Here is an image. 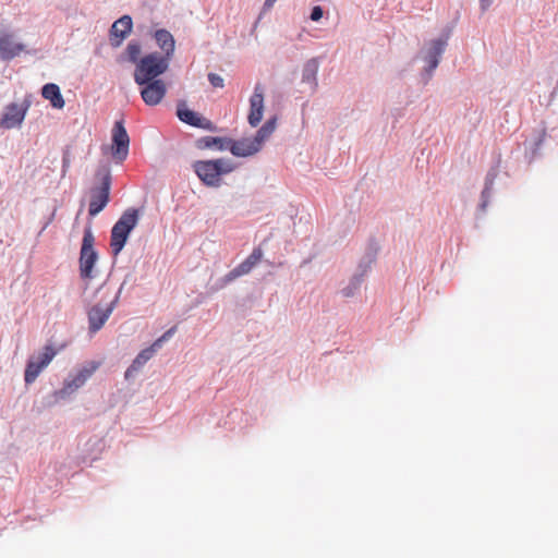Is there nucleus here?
<instances>
[{"mask_svg":"<svg viewBox=\"0 0 558 558\" xmlns=\"http://www.w3.org/2000/svg\"><path fill=\"white\" fill-rule=\"evenodd\" d=\"M277 0H266L264 3L265 9H270Z\"/></svg>","mask_w":558,"mask_h":558,"instance_id":"35","label":"nucleus"},{"mask_svg":"<svg viewBox=\"0 0 558 558\" xmlns=\"http://www.w3.org/2000/svg\"><path fill=\"white\" fill-rule=\"evenodd\" d=\"M56 354L57 350L52 345L47 344L41 353L31 356L24 373L25 383H34L39 374L50 364Z\"/></svg>","mask_w":558,"mask_h":558,"instance_id":"7","label":"nucleus"},{"mask_svg":"<svg viewBox=\"0 0 558 558\" xmlns=\"http://www.w3.org/2000/svg\"><path fill=\"white\" fill-rule=\"evenodd\" d=\"M157 351L153 345L142 350L133 360L132 365L135 366L138 371L154 356Z\"/></svg>","mask_w":558,"mask_h":558,"instance_id":"23","label":"nucleus"},{"mask_svg":"<svg viewBox=\"0 0 558 558\" xmlns=\"http://www.w3.org/2000/svg\"><path fill=\"white\" fill-rule=\"evenodd\" d=\"M70 163H71V155H70V151L66 149L63 151V156H62V174L64 175L68 168L70 167Z\"/></svg>","mask_w":558,"mask_h":558,"instance_id":"29","label":"nucleus"},{"mask_svg":"<svg viewBox=\"0 0 558 558\" xmlns=\"http://www.w3.org/2000/svg\"><path fill=\"white\" fill-rule=\"evenodd\" d=\"M78 388H74V384L71 383L70 378L66 377L63 383V387L53 392L52 397L54 402L66 400L73 395Z\"/></svg>","mask_w":558,"mask_h":558,"instance_id":"21","label":"nucleus"},{"mask_svg":"<svg viewBox=\"0 0 558 558\" xmlns=\"http://www.w3.org/2000/svg\"><path fill=\"white\" fill-rule=\"evenodd\" d=\"M492 184H493V180H490L489 182L486 183L485 190L482 193L483 197H485L486 194H488Z\"/></svg>","mask_w":558,"mask_h":558,"instance_id":"34","label":"nucleus"},{"mask_svg":"<svg viewBox=\"0 0 558 558\" xmlns=\"http://www.w3.org/2000/svg\"><path fill=\"white\" fill-rule=\"evenodd\" d=\"M242 275H244V262H241L240 264H238V266L234 269H232L223 278H221V282H222L221 287L230 283L235 278H239Z\"/></svg>","mask_w":558,"mask_h":558,"instance_id":"26","label":"nucleus"},{"mask_svg":"<svg viewBox=\"0 0 558 558\" xmlns=\"http://www.w3.org/2000/svg\"><path fill=\"white\" fill-rule=\"evenodd\" d=\"M277 128V117H271L265 124L256 132V135L246 143V156L258 153L264 146L265 142L270 137Z\"/></svg>","mask_w":558,"mask_h":558,"instance_id":"11","label":"nucleus"},{"mask_svg":"<svg viewBox=\"0 0 558 558\" xmlns=\"http://www.w3.org/2000/svg\"><path fill=\"white\" fill-rule=\"evenodd\" d=\"M208 81L214 87H223V78L219 74L210 72Z\"/></svg>","mask_w":558,"mask_h":558,"instance_id":"28","label":"nucleus"},{"mask_svg":"<svg viewBox=\"0 0 558 558\" xmlns=\"http://www.w3.org/2000/svg\"><path fill=\"white\" fill-rule=\"evenodd\" d=\"M425 61L427 62V70L429 72L434 71L437 66H433V54H429L428 52L425 56Z\"/></svg>","mask_w":558,"mask_h":558,"instance_id":"32","label":"nucleus"},{"mask_svg":"<svg viewBox=\"0 0 558 558\" xmlns=\"http://www.w3.org/2000/svg\"><path fill=\"white\" fill-rule=\"evenodd\" d=\"M483 10H486L493 2V0H480Z\"/></svg>","mask_w":558,"mask_h":558,"instance_id":"33","label":"nucleus"},{"mask_svg":"<svg viewBox=\"0 0 558 558\" xmlns=\"http://www.w3.org/2000/svg\"><path fill=\"white\" fill-rule=\"evenodd\" d=\"M250 106L251 110L248 114V122L252 126H256L262 121L264 111V93L259 85L255 87V90L250 98Z\"/></svg>","mask_w":558,"mask_h":558,"instance_id":"15","label":"nucleus"},{"mask_svg":"<svg viewBox=\"0 0 558 558\" xmlns=\"http://www.w3.org/2000/svg\"><path fill=\"white\" fill-rule=\"evenodd\" d=\"M170 65V59L159 52H150L141 58L134 70V82L143 85L166 73Z\"/></svg>","mask_w":558,"mask_h":558,"instance_id":"4","label":"nucleus"},{"mask_svg":"<svg viewBox=\"0 0 558 558\" xmlns=\"http://www.w3.org/2000/svg\"><path fill=\"white\" fill-rule=\"evenodd\" d=\"M131 277L132 276L130 274H128L125 276L116 296L106 307H104L100 304H95L94 306H92L89 308L88 323H89V330L92 332H96V331L100 330L102 328V326L106 324V322L108 320V318L110 317L111 313L113 312V310L116 308V306L119 302L121 292H122L125 283L131 279Z\"/></svg>","mask_w":558,"mask_h":558,"instance_id":"6","label":"nucleus"},{"mask_svg":"<svg viewBox=\"0 0 558 558\" xmlns=\"http://www.w3.org/2000/svg\"><path fill=\"white\" fill-rule=\"evenodd\" d=\"M228 144V137L220 136H203L196 140L195 142V146L198 149H214L217 151L227 150Z\"/></svg>","mask_w":558,"mask_h":558,"instance_id":"18","label":"nucleus"},{"mask_svg":"<svg viewBox=\"0 0 558 558\" xmlns=\"http://www.w3.org/2000/svg\"><path fill=\"white\" fill-rule=\"evenodd\" d=\"M95 236L90 226L85 227L80 251V276L82 279H94L96 263L99 258L97 250L94 247Z\"/></svg>","mask_w":558,"mask_h":558,"instance_id":"5","label":"nucleus"},{"mask_svg":"<svg viewBox=\"0 0 558 558\" xmlns=\"http://www.w3.org/2000/svg\"><path fill=\"white\" fill-rule=\"evenodd\" d=\"M193 170L198 179L210 187L221 185V178L235 169V163L229 158H218L211 160H196Z\"/></svg>","mask_w":558,"mask_h":558,"instance_id":"3","label":"nucleus"},{"mask_svg":"<svg viewBox=\"0 0 558 558\" xmlns=\"http://www.w3.org/2000/svg\"><path fill=\"white\" fill-rule=\"evenodd\" d=\"M133 20L130 15H122L113 22L110 28V44L113 48L121 46L123 40L131 34Z\"/></svg>","mask_w":558,"mask_h":558,"instance_id":"13","label":"nucleus"},{"mask_svg":"<svg viewBox=\"0 0 558 558\" xmlns=\"http://www.w3.org/2000/svg\"><path fill=\"white\" fill-rule=\"evenodd\" d=\"M141 216V209L129 207L121 214L119 219L112 226L110 232V247L114 257H117L124 248L130 234L138 225Z\"/></svg>","mask_w":558,"mask_h":558,"instance_id":"2","label":"nucleus"},{"mask_svg":"<svg viewBox=\"0 0 558 558\" xmlns=\"http://www.w3.org/2000/svg\"><path fill=\"white\" fill-rule=\"evenodd\" d=\"M323 16V9L318 5L314 7L311 13V20L312 21H319Z\"/></svg>","mask_w":558,"mask_h":558,"instance_id":"30","label":"nucleus"},{"mask_svg":"<svg viewBox=\"0 0 558 558\" xmlns=\"http://www.w3.org/2000/svg\"><path fill=\"white\" fill-rule=\"evenodd\" d=\"M177 328L175 327H171L170 329H168L166 332H163L158 339H156L154 342H153V347L156 351H158L159 349H161V347L163 345L165 342H167L168 340H170L174 332H175Z\"/></svg>","mask_w":558,"mask_h":558,"instance_id":"27","label":"nucleus"},{"mask_svg":"<svg viewBox=\"0 0 558 558\" xmlns=\"http://www.w3.org/2000/svg\"><path fill=\"white\" fill-rule=\"evenodd\" d=\"M228 142L227 150H230L233 156L244 157V138L233 141L228 137Z\"/></svg>","mask_w":558,"mask_h":558,"instance_id":"25","label":"nucleus"},{"mask_svg":"<svg viewBox=\"0 0 558 558\" xmlns=\"http://www.w3.org/2000/svg\"><path fill=\"white\" fill-rule=\"evenodd\" d=\"M112 183L111 167L108 162H100L95 172V184L90 187L88 214L97 216L110 201Z\"/></svg>","mask_w":558,"mask_h":558,"instance_id":"1","label":"nucleus"},{"mask_svg":"<svg viewBox=\"0 0 558 558\" xmlns=\"http://www.w3.org/2000/svg\"><path fill=\"white\" fill-rule=\"evenodd\" d=\"M154 38L158 47L163 51L161 56L171 60L175 49V41L172 34L165 28H160L155 32Z\"/></svg>","mask_w":558,"mask_h":558,"instance_id":"16","label":"nucleus"},{"mask_svg":"<svg viewBox=\"0 0 558 558\" xmlns=\"http://www.w3.org/2000/svg\"><path fill=\"white\" fill-rule=\"evenodd\" d=\"M41 96L49 100L51 106L56 109L64 107V99L61 94L60 87L54 83H47L41 88Z\"/></svg>","mask_w":558,"mask_h":558,"instance_id":"17","label":"nucleus"},{"mask_svg":"<svg viewBox=\"0 0 558 558\" xmlns=\"http://www.w3.org/2000/svg\"><path fill=\"white\" fill-rule=\"evenodd\" d=\"M142 86L141 97L147 106L158 105L167 94V86L162 80H153Z\"/></svg>","mask_w":558,"mask_h":558,"instance_id":"12","label":"nucleus"},{"mask_svg":"<svg viewBox=\"0 0 558 558\" xmlns=\"http://www.w3.org/2000/svg\"><path fill=\"white\" fill-rule=\"evenodd\" d=\"M130 137L123 121H116L112 128L111 156L116 163L123 162L129 156Z\"/></svg>","mask_w":558,"mask_h":558,"instance_id":"8","label":"nucleus"},{"mask_svg":"<svg viewBox=\"0 0 558 558\" xmlns=\"http://www.w3.org/2000/svg\"><path fill=\"white\" fill-rule=\"evenodd\" d=\"M140 371L133 366L132 364L126 368L125 373H124V378L126 380H130L132 378L135 377V375L138 373Z\"/></svg>","mask_w":558,"mask_h":558,"instance_id":"31","label":"nucleus"},{"mask_svg":"<svg viewBox=\"0 0 558 558\" xmlns=\"http://www.w3.org/2000/svg\"><path fill=\"white\" fill-rule=\"evenodd\" d=\"M142 52V47H141V44L136 40H131L126 48H125V56H126V60L133 64H135V66H137V62L141 60L140 58V54Z\"/></svg>","mask_w":558,"mask_h":558,"instance_id":"22","label":"nucleus"},{"mask_svg":"<svg viewBox=\"0 0 558 558\" xmlns=\"http://www.w3.org/2000/svg\"><path fill=\"white\" fill-rule=\"evenodd\" d=\"M446 43L441 39H436L430 43L428 53L433 54V66H437L439 59L445 50Z\"/></svg>","mask_w":558,"mask_h":558,"instance_id":"24","label":"nucleus"},{"mask_svg":"<svg viewBox=\"0 0 558 558\" xmlns=\"http://www.w3.org/2000/svg\"><path fill=\"white\" fill-rule=\"evenodd\" d=\"M25 46L14 40V36L9 33L0 34V60L10 61L17 57Z\"/></svg>","mask_w":558,"mask_h":558,"instance_id":"14","label":"nucleus"},{"mask_svg":"<svg viewBox=\"0 0 558 558\" xmlns=\"http://www.w3.org/2000/svg\"><path fill=\"white\" fill-rule=\"evenodd\" d=\"M29 106L31 101L28 98H25L21 104L11 102L7 105L0 120V125L7 130L20 128L26 117Z\"/></svg>","mask_w":558,"mask_h":558,"instance_id":"9","label":"nucleus"},{"mask_svg":"<svg viewBox=\"0 0 558 558\" xmlns=\"http://www.w3.org/2000/svg\"><path fill=\"white\" fill-rule=\"evenodd\" d=\"M177 117L179 120L190 126L215 132L217 126L205 117L198 114L194 110L186 107L184 101H180L177 106Z\"/></svg>","mask_w":558,"mask_h":558,"instance_id":"10","label":"nucleus"},{"mask_svg":"<svg viewBox=\"0 0 558 558\" xmlns=\"http://www.w3.org/2000/svg\"><path fill=\"white\" fill-rule=\"evenodd\" d=\"M317 72H318L317 60H315V59L308 60L303 66V71H302L303 82L311 84V86L314 88L317 85V83H316Z\"/></svg>","mask_w":558,"mask_h":558,"instance_id":"20","label":"nucleus"},{"mask_svg":"<svg viewBox=\"0 0 558 558\" xmlns=\"http://www.w3.org/2000/svg\"><path fill=\"white\" fill-rule=\"evenodd\" d=\"M97 364H93L90 367L84 366L81 369H78L76 373H71L68 375L71 383L74 384V388H81L85 385L87 379L93 375V373L96 371Z\"/></svg>","mask_w":558,"mask_h":558,"instance_id":"19","label":"nucleus"}]
</instances>
